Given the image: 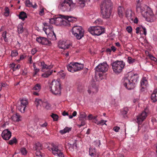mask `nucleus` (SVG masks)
Here are the masks:
<instances>
[{"mask_svg":"<svg viewBox=\"0 0 157 157\" xmlns=\"http://www.w3.org/2000/svg\"><path fill=\"white\" fill-rule=\"evenodd\" d=\"M113 4L111 0H104L101 2L100 8L103 17L109 18L111 15Z\"/></svg>","mask_w":157,"mask_h":157,"instance_id":"obj_1","label":"nucleus"},{"mask_svg":"<svg viewBox=\"0 0 157 157\" xmlns=\"http://www.w3.org/2000/svg\"><path fill=\"white\" fill-rule=\"evenodd\" d=\"M76 7V4L72 0H63L59 2V8L63 12H70L73 10Z\"/></svg>","mask_w":157,"mask_h":157,"instance_id":"obj_2","label":"nucleus"},{"mask_svg":"<svg viewBox=\"0 0 157 157\" xmlns=\"http://www.w3.org/2000/svg\"><path fill=\"white\" fill-rule=\"evenodd\" d=\"M136 10L138 13H141L143 17L146 18L152 17L153 15V11L147 5L138 3Z\"/></svg>","mask_w":157,"mask_h":157,"instance_id":"obj_3","label":"nucleus"},{"mask_svg":"<svg viewBox=\"0 0 157 157\" xmlns=\"http://www.w3.org/2000/svg\"><path fill=\"white\" fill-rule=\"evenodd\" d=\"M51 91L54 94L60 95L62 89L59 79H54L50 85Z\"/></svg>","mask_w":157,"mask_h":157,"instance_id":"obj_4","label":"nucleus"},{"mask_svg":"<svg viewBox=\"0 0 157 157\" xmlns=\"http://www.w3.org/2000/svg\"><path fill=\"white\" fill-rule=\"evenodd\" d=\"M67 67L68 71L74 73L82 70L84 65L80 63L73 62L67 65Z\"/></svg>","mask_w":157,"mask_h":157,"instance_id":"obj_5","label":"nucleus"},{"mask_svg":"<svg viewBox=\"0 0 157 157\" xmlns=\"http://www.w3.org/2000/svg\"><path fill=\"white\" fill-rule=\"evenodd\" d=\"M38 65L42 67V71H44V69L49 70L48 71L42 75V78H48L53 72V70L50 69L52 68V65L48 66L44 62H39L38 63Z\"/></svg>","mask_w":157,"mask_h":157,"instance_id":"obj_6","label":"nucleus"},{"mask_svg":"<svg viewBox=\"0 0 157 157\" xmlns=\"http://www.w3.org/2000/svg\"><path fill=\"white\" fill-rule=\"evenodd\" d=\"M113 71L116 73L121 72L125 66V63L123 61L117 60L111 64Z\"/></svg>","mask_w":157,"mask_h":157,"instance_id":"obj_7","label":"nucleus"},{"mask_svg":"<svg viewBox=\"0 0 157 157\" xmlns=\"http://www.w3.org/2000/svg\"><path fill=\"white\" fill-rule=\"evenodd\" d=\"M72 31V34L78 39L80 40L84 36V30L81 26H75Z\"/></svg>","mask_w":157,"mask_h":157,"instance_id":"obj_8","label":"nucleus"},{"mask_svg":"<svg viewBox=\"0 0 157 157\" xmlns=\"http://www.w3.org/2000/svg\"><path fill=\"white\" fill-rule=\"evenodd\" d=\"M104 29L99 26L90 27L88 29V31L92 35L99 36L104 32Z\"/></svg>","mask_w":157,"mask_h":157,"instance_id":"obj_9","label":"nucleus"},{"mask_svg":"<svg viewBox=\"0 0 157 157\" xmlns=\"http://www.w3.org/2000/svg\"><path fill=\"white\" fill-rule=\"evenodd\" d=\"M48 149L50 151H52L54 155L59 157H64L63 152L59 149L58 147L54 144H52L50 146H48Z\"/></svg>","mask_w":157,"mask_h":157,"instance_id":"obj_10","label":"nucleus"},{"mask_svg":"<svg viewBox=\"0 0 157 157\" xmlns=\"http://www.w3.org/2000/svg\"><path fill=\"white\" fill-rule=\"evenodd\" d=\"M138 79H125L124 86L128 90L133 89L138 82Z\"/></svg>","mask_w":157,"mask_h":157,"instance_id":"obj_11","label":"nucleus"},{"mask_svg":"<svg viewBox=\"0 0 157 157\" xmlns=\"http://www.w3.org/2000/svg\"><path fill=\"white\" fill-rule=\"evenodd\" d=\"M109 66L106 62H103L99 64L95 68V70L97 72H101L105 73L107 71Z\"/></svg>","mask_w":157,"mask_h":157,"instance_id":"obj_12","label":"nucleus"},{"mask_svg":"<svg viewBox=\"0 0 157 157\" xmlns=\"http://www.w3.org/2000/svg\"><path fill=\"white\" fill-rule=\"evenodd\" d=\"M148 114V111L145 109L137 116V122L139 124H141L146 119Z\"/></svg>","mask_w":157,"mask_h":157,"instance_id":"obj_13","label":"nucleus"},{"mask_svg":"<svg viewBox=\"0 0 157 157\" xmlns=\"http://www.w3.org/2000/svg\"><path fill=\"white\" fill-rule=\"evenodd\" d=\"M36 40L38 43L42 44L49 46L52 44L51 41L45 37H37Z\"/></svg>","mask_w":157,"mask_h":157,"instance_id":"obj_14","label":"nucleus"},{"mask_svg":"<svg viewBox=\"0 0 157 157\" xmlns=\"http://www.w3.org/2000/svg\"><path fill=\"white\" fill-rule=\"evenodd\" d=\"M62 19V24L64 25H66L70 22L73 21L74 18L71 17H69L64 15H60Z\"/></svg>","mask_w":157,"mask_h":157,"instance_id":"obj_15","label":"nucleus"},{"mask_svg":"<svg viewBox=\"0 0 157 157\" xmlns=\"http://www.w3.org/2000/svg\"><path fill=\"white\" fill-rule=\"evenodd\" d=\"M1 136L4 140H8L11 138V132L8 129H5L2 132Z\"/></svg>","mask_w":157,"mask_h":157,"instance_id":"obj_16","label":"nucleus"},{"mask_svg":"<svg viewBox=\"0 0 157 157\" xmlns=\"http://www.w3.org/2000/svg\"><path fill=\"white\" fill-rule=\"evenodd\" d=\"M98 91V87L95 84H93L90 86L87 90L88 93L90 94L91 93H96Z\"/></svg>","mask_w":157,"mask_h":157,"instance_id":"obj_17","label":"nucleus"},{"mask_svg":"<svg viewBox=\"0 0 157 157\" xmlns=\"http://www.w3.org/2000/svg\"><path fill=\"white\" fill-rule=\"evenodd\" d=\"M58 47L60 48L65 49L69 47L70 45H68L66 43L63 41H60L58 44Z\"/></svg>","mask_w":157,"mask_h":157,"instance_id":"obj_18","label":"nucleus"},{"mask_svg":"<svg viewBox=\"0 0 157 157\" xmlns=\"http://www.w3.org/2000/svg\"><path fill=\"white\" fill-rule=\"evenodd\" d=\"M125 78H139L138 74H134L132 72H129Z\"/></svg>","mask_w":157,"mask_h":157,"instance_id":"obj_19","label":"nucleus"},{"mask_svg":"<svg viewBox=\"0 0 157 157\" xmlns=\"http://www.w3.org/2000/svg\"><path fill=\"white\" fill-rule=\"evenodd\" d=\"M151 98L154 102L157 101V88L151 94Z\"/></svg>","mask_w":157,"mask_h":157,"instance_id":"obj_20","label":"nucleus"},{"mask_svg":"<svg viewBox=\"0 0 157 157\" xmlns=\"http://www.w3.org/2000/svg\"><path fill=\"white\" fill-rule=\"evenodd\" d=\"M49 22L50 23V24H53V23H55L56 22V21H59L60 22H61L62 19L61 17L59 16V17H56L52 18L49 19Z\"/></svg>","mask_w":157,"mask_h":157,"instance_id":"obj_21","label":"nucleus"},{"mask_svg":"<svg viewBox=\"0 0 157 157\" xmlns=\"http://www.w3.org/2000/svg\"><path fill=\"white\" fill-rule=\"evenodd\" d=\"M12 118L13 121H19L21 120V117L19 114L17 113L13 115Z\"/></svg>","mask_w":157,"mask_h":157,"instance_id":"obj_22","label":"nucleus"},{"mask_svg":"<svg viewBox=\"0 0 157 157\" xmlns=\"http://www.w3.org/2000/svg\"><path fill=\"white\" fill-rule=\"evenodd\" d=\"M18 17L20 19H21L23 21L24 20L25 18L27 17L26 13L23 11H22L20 13Z\"/></svg>","mask_w":157,"mask_h":157,"instance_id":"obj_23","label":"nucleus"},{"mask_svg":"<svg viewBox=\"0 0 157 157\" xmlns=\"http://www.w3.org/2000/svg\"><path fill=\"white\" fill-rule=\"evenodd\" d=\"M23 25V23H21L18 25L17 26V31L18 34H21L24 32Z\"/></svg>","mask_w":157,"mask_h":157,"instance_id":"obj_24","label":"nucleus"},{"mask_svg":"<svg viewBox=\"0 0 157 157\" xmlns=\"http://www.w3.org/2000/svg\"><path fill=\"white\" fill-rule=\"evenodd\" d=\"M17 109L22 113H24L25 111V109L26 107L21 105V104L18 103L17 106Z\"/></svg>","mask_w":157,"mask_h":157,"instance_id":"obj_25","label":"nucleus"},{"mask_svg":"<svg viewBox=\"0 0 157 157\" xmlns=\"http://www.w3.org/2000/svg\"><path fill=\"white\" fill-rule=\"evenodd\" d=\"M43 24L44 26V27L43 28V30L47 34V32H48V30L50 24L46 22L43 23Z\"/></svg>","mask_w":157,"mask_h":157,"instance_id":"obj_26","label":"nucleus"},{"mask_svg":"<svg viewBox=\"0 0 157 157\" xmlns=\"http://www.w3.org/2000/svg\"><path fill=\"white\" fill-rule=\"evenodd\" d=\"M18 103H20L23 105V107L24 106L26 107L27 105L28 104V102L27 99H22Z\"/></svg>","mask_w":157,"mask_h":157,"instance_id":"obj_27","label":"nucleus"},{"mask_svg":"<svg viewBox=\"0 0 157 157\" xmlns=\"http://www.w3.org/2000/svg\"><path fill=\"white\" fill-rule=\"evenodd\" d=\"M140 83L141 86L147 87L148 85L147 81L146 79H141Z\"/></svg>","mask_w":157,"mask_h":157,"instance_id":"obj_28","label":"nucleus"},{"mask_svg":"<svg viewBox=\"0 0 157 157\" xmlns=\"http://www.w3.org/2000/svg\"><path fill=\"white\" fill-rule=\"evenodd\" d=\"M124 10V8L121 6H119L118 8V12L120 17L123 16Z\"/></svg>","mask_w":157,"mask_h":157,"instance_id":"obj_29","label":"nucleus"},{"mask_svg":"<svg viewBox=\"0 0 157 157\" xmlns=\"http://www.w3.org/2000/svg\"><path fill=\"white\" fill-rule=\"evenodd\" d=\"M132 12L131 9H128L126 12V15L127 17L131 18L132 17Z\"/></svg>","mask_w":157,"mask_h":157,"instance_id":"obj_30","label":"nucleus"},{"mask_svg":"<svg viewBox=\"0 0 157 157\" xmlns=\"http://www.w3.org/2000/svg\"><path fill=\"white\" fill-rule=\"evenodd\" d=\"M35 103L36 105V106L38 107L39 105H43V103L41 100L40 99L36 98L35 100Z\"/></svg>","mask_w":157,"mask_h":157,"instance_id":"obj_31","label":"nucleus"},{"mask_svg":"<svg viewBox=\"0 0 157 157\" xmlns=\"http://www.w3.org/2000/svg\"><path fill=\"white\" fill-rule=\"evenodd\" d=\"M77 2L80 5V6L82 7H84L85 6V3L86 1L90 0H76Z\"/></svg>","mask_w":157,"mask_h":157,"instance_id":"obj_32","label":"nucleus"},{"mask_svg":"<svg viewBox=\"0 0 157 157\" xmlns=\"http://www.w3.org/2000/svg\"><path fill=\"white\" fill-rule=\"evenodd\" d=\"M41 89L40 85L39 84H36L33 89V90H35L36 91L39 92Z\"/></svg>","mask_w":157,"mask_h":157,"instance_id":"obj_33","label":"nucleus"},{"mask_svg":"<svg viewBox=\"0 0 157 157\" xmlns=\"http://www.w3.org/2000/svg\"><path fill=\"white\" fill-rule=\"evenodd\" d=\"M71 130V129L70 128H69L68 127H66L63 129L60 130V132L61 134H63L67 132H68Z\"/></svg>","mask_w":157,"mask_h":157,"instance_id":"obj_34","label":"nucleus"},{"mask_svg":"<svg viewBox=\"0 0 157 157\" xmlns=\"http://www.w3.org/2000/svg\"><path fill=\"white\" fill-rule=\"evenodd\" d=\"M20 152L22 155H25L27 154V151L25 148L22 147L20 149Z\"/></svg>","mask_w":157,"mask_h":157,"instance_id":"obj_35","label":"nucleus"},{"mask_svg":"<svg viewBox=\"0 0 157 157\" xmlns=\"http://www.w3.org/2000/svg\"><path fill=\"white\" fill-rule=\"evenodd\" d=\"M41 144L39 142H37L36 143L34 148L36 150H39L41 149Z\"/></svg>","mask_w":157,"mask_h":157,"instance_id":"obj_36","label":"nucleus"},{"mask_svg":"<svg viewBox=\"0 0 157 157\" xmlns=\"http://www.w3.org/2000/svg\"><path fill=\"white\" fill-rule=\"evenodd\" d=\"M6 32L5 31L3 32L2 34V37L3 38L5 42H7L8 41V38L6 37Z\"/></svg>","mask_w":157,"mask_h":157,"instance_id":"obj_37","label":"nucleus"},{"mask_svg":"<svg viewBox=\"0 0 157 157\" xmlns=\"http://www.w3.org/2000/svg\"><path fill=\"white\" fill-rule=\"evenodd\" d=\"M10 13V10L8 7H6L5 8V12L4 14L5 16L7 17L9 16Z\"/></svg>","mask_w":157,"mask_h":157,"instance_id":"obj_38","label":"nucleus"},{"mask_svg":"<svg viewBox=\"0 0 157 157\" xmlns=\"http://www.w3.org/2000/svg\"><path fill=\"white\" fill-rule=\"evenodd\" d=\"M33 68H34V71H35V73L34 74H33V76H35V75H37V73L38 72V71H39V69H37L35 63H34L33 64Z\"/></svg>","mask_w":157,"mask_h":157,"instance_id":"obj_39","label":"nucleus"},{"mask_svg":"<svg viewBox=\"0 0 157 157\" xmlns=\"http://www.w3.org/2000/svg\"><path fill=\"white\" fill-rule=\"evenodd\" d=\"M127 61L129 64H132L135 62V59L132 58L131 57H128Z\"/></svg>","mask_w":157,"mask_h":157,"instance_id":"obj_40","label":"nucleus"},{"mask_svg":"<svg viewBox=\"0 0 157 157\" xmlns=\"http://www.w3.org/2000/svg\"><path fill=\"white\" fill-rule=\"evenodd\" d=\"M17 142V140L15 137L13 138L12 139L9 141V144L12 145L13 144L16 143Z\"/></svg>","mask_w":157,"mask_h":157,"instance_id":"obj_41","label":"nucleus"},{"mask_svg":"<svg viewBox=\"0 0 157 157\" xmlns=\"http://www.w3.org/2000/svg\"><path fill=\"white\" fill-rule=\"evenodd\" d=\"M18 55L17 51L16 50H13L11 51V56L12 57H15Z\"/></svg>","mask_w":157,"mask_h":157,"instance_id":"obj_42","label":"nucleus"},{"mask_svg":"<svg viewBox=\"0 0 157 157\" xmlns=\"http://www.w3.org/2000/svg\"><path fill=\"white\" fill-rule=\"evenodd\" d=\"M98 117L97 116H94V117L93 119V122L97 125H99V121L97 119Z\"/></svg>","mask_w":157,"mask_h":157,"instance_id":"obj_43","label":"nucleus"},{"mask_svg":"<svg viewBox=\"0 0 157 157\" xmlns=\"http://www.w3.org/2000/svg\"><path fill=\"white\" fill-rule=\"evenodd\" d=\"M58 75L60 76L61 78H64L66 74L63 71H62L59 72Z\"/></svg>","mask_w":157,"mask_h":157,"instance_id":"obj_44","label":"nucleus"},{"mask_svg":"<svg viewBox=\"0 0 157 157\" xmlns=\"http://www.w3.org/2000/svg\"><path fill=\"white\" fill-rule=\"evenodd\" d=\"M25 4L26 6L29 7H31L32 6V3L29 0H26Z\"/></svg>","mask_w":157,"mask_h":157,"instance_id":"obj_45","label":"nucleus"},{"mask_svg":"<svg viewBox=\"0 0 157 157\" xmlns=\"http://www.w3.org/2000/svg\"><path fill=\"white\" fill-rule=\"evenodd\" d=\"M43 106H44L47 109H49L50 107V105L48 103L43 102Z\"/></svg>","mask_w":157,"mask_h":157,"instance_id":"obj_46","label":"nucleus"},{"mask_svg":"<svg viewBox=\"0 0 157 157\" xmlns=\"http://www.w3.org/2000/svg\"><path fill=\"white\" fill-rule=\"evenodd\" d=\"M128 109L127 107H124L122 110V113L123 114H126L128 113Z\"/></svg>","mask_w":157,"mask_h":157,"instance_id":"obj_47","label":"nucleus"},{"mask_svg":"<svg viewBox=\"0 0 157 157\" xmlns=\"http://www.w3.org/2000/svg\"><path fill=\"white\" fill-rule=\"evenodd\" d=\"M36 157H44L43 155H42L39 151H36Z\"/></svg>","mask_w":157,"mask_h":157,"instance_id":"obj_48","label":"nucleus"},{"mask_svg":"<svg viewBox=\"0 0 157 157\" xmlns=\"http://www.w3.org/2000/svg\"><path fill=\"white\" fill-rule=\"evenodd\" d=\"M51 116L53 118L54 121H56L57 120L58 117L56 114H52Z\"/></svg>","mask_w":157,"mask_h":157,"instance_id":"obj_49","label":"nucleus"},{"mask_svg":"<svg viewBox=\"0 0 157 157\" xmlns=\"http://www.w3.org/2000/svg\"><path fill=\"white\" fill-rule=\"evenodd\" d=\"M44 8H42L41 9H40L39 13V14L40 16H42L44 14Z\"/></svg>","mask_w":157,"mask_h":157,"instance_id":"obj_50","label":"nucleus"},{"mask_svg":"<svg viewBox=\"0 0 157 157\" xmlns=\"http://www.w3.org/2000/svg\"><path fill=\"white\" fill-rule=\"evenodd\" d=\"M53 26L51 25V24L50 25V26L49 27V29L48 30V33H51V32L53 31Z\"/></svg>","mask_w":157,"mask_h":157,"instance_id":"obj_51","label":"nucleus"},{"mask_svg":"<svg viewBox=\"0 0 157 157\" xmlns=\"http://www.w3.org/2000/svg\"><path fill=\"white\" fill-rule=\"evenodd\" d=\"M141 27H137L136 29V33L138 34L139 33L140 31H141L142 30Z\"/></svg>","mask_w":157,"mask_h":157,"instance_id":"obj_52","label":"nucleus"},{"mask_svg":"<svg viewBox=\"0 0 157 157\" xmlns=\"http://www.w3.org/2000/svg\"><path fill=\"white\" fill-rule=\"evenodd\" d=\"M126 30L128 33H130L132 31V29L131 27L128 26L127 27Z\"/></svg>","mask_w":157,"mask_h":157,"instance_id":"obj_53","label":"nucleus"},{"mask_svg":"<svg viewBox=\"0 0 157 157\" xmlns=\"http://www.w3.org/2000/svg\"><path fill=\"white\" fill-rule=\"evenodd\" d=\"M104 120H101L100 121H99V125H103L105 124L106 125V124L105 122H104Z\"/></svg>","mask_w":157,"mask_h":157,"instance_id":"obj_54","label":"nucleus"},{"mask_svg":"<svg viewBox=\"0 0 157 157\" xmlns=\"http://www.w3.org/2000/svg\"><path fill=\"white\" fill-rule=\"evenodd\" d=\"M16 64L13 63L10 64V67L13 68V71H16V69H15V67Z\"/></svg>","mask_w":157,"mask_h":157,"instance_id":"obj_55","label":"nucleus"},{"mask_svg":"<svg viewBox=\"0 0 157 157\" xmlns=\"http://www.w3.org/2000/svg\"><path fill=\"white\" fill-rule=\"evenodd\" d=\"M94 116L93 117L92 114H90L88 116V119L89 120H91L92 119H93Z\"/></svg>","mask_w":157,"mask_h":157,"instance_id":"obj_56","label":"nucleus"},{"mask_svg":"<svg viewBox=\"0 0 157 157\" xmlns=\"http://www.w3.org/2000/svg\"><path fill=\"white\" fill-rule=\"evenodd\" d=\"M26 55H21L20 56V59L19 60H23L26 57Z\"/></svg>","mask_w":157,"mask_h":157,"instance_id":"obj_57","label":"nucleus"},{"mask_svg":"<svg viewBox=\"0 0 157 157\" xmlns=\"http://www.w3.org/2000/svg\"><path fill=\"white\" fill-rule=\"evenodd\" d=\"M116 48L114 46H112L111 47V48H110V50H111V51H113V52H115L116 50Z\"/></svg>","mask_w":157,"mask_h":157,"instance_id":"obj_58","label":"nucleus"},{"mask_svg":"<svg viewBox=\"0 0 157 157\" xmlns=\"http://www.w3.org/2000/svg\"><path fill=\"white\" fill-rule=\"evenodd\" d=\"M95 22L96 23L100 24L102 22V20L100 18L96 20L95 21Z\"/></svg>","mask_w":157,"mask_h":157,"instance_id":"obj_59","label":"nucleus"},{"mask_svg":"<svg viewBox=\"0 0 157 157\" xmlns=\"http://www.w3.org/2000/svg\"><path fill=\"white\" fill-rule=\"evenodd\" d=\"M120 129V127H117V126L113 128L114 130L116 132H118Z\"/></svg>","mask_w":157,"mask_h":157,"instance_id":"obj_60","label":"nucleus"},{"mask_svg":"<svg viewBox=\"0 0 157 157\" xmlns=\"http://www.w3.org/2000/svg\"><path fill=\"white\" fill-rule=\"evenodd\" d=\"M51 32H52L53 33V36H52V39L53 40H55L56 39V36L55 34V33H54V31H52Z\"/></svg>","mask_w":157,"mask_h":157,"instance_id":"obj_61","label":"nucleus"},{"mask_svg":"<svg viewBox=\"0 0 157 157\" xmlns=\"http://www.w3.org/2000/svg\"><path fill=\"white\" fill-rule=\"evenodd\" d=\"M141 28H142V29L143 30V33L144 34V35H146L147 34L146 29L142 26H141Z\"/></svg>","mask_w":157,"mask_h":157,"instance_id":"obj_62","label":"nucleus"},{"mask_svg":"<svg viewBox=\"0 0 157 157\" xmlns=\"http://www.w3.org/2000/svg\"><path fill=\"white\" fill-rule=\"evenodd\" d=\"M47 123L45 122L44 123L41 124L40 126L43 127H45L47 126Z\"/></svg>","mask_w":157,"mask_h":157,"instance_id":"obj_63","label":"nucleus"},{"mask_svg":"<svg viewBox=\"0 0 157 157\" xmlns=\"http://www.w3.org/2000/svg\"><path fill=\"white\" fill-rule=\"evenodd\" d=\"M37 52V51L36 50V49L35 48H34L32 49V51H31V53L33 55L34 54Z\"/></svg>","mask_w":157,"mask_h":157,"instance_id":"obj_64","label":"nucleus"}]
</instances>
